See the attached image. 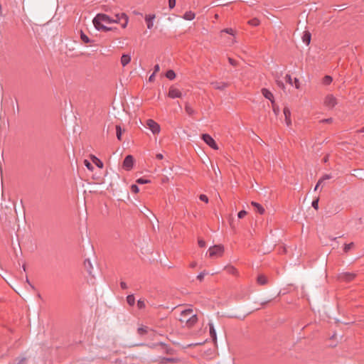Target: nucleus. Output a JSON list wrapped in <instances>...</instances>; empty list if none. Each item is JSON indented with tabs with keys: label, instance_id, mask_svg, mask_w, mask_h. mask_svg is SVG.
<instances>
[{
	"label": "nucleus",
	"instance_id": "nucleus-56",
	"mask_svg": "<svg viewBox=\"0 0 364 364\" xmlns=\"http://www.w3.org/2000/svg\"><path fill=\"white\" fill-rule=\"evenodd\" d=\"M196 266H197V262H192L189 264V267H190L191 268H195Z\"/></svg>",
	"mask_w": 364,
	"mask_h": 364
},
{
	"label": "nucleus",
	"instance_id": "nucleus-52",
	"mask_svg": "<svg viewBox=\"0 0 364 364\" xmlns=\"http://www.w3.org/2000/svg\"><path fill=\"white\" fill-rule=\"evenodd\" d=\"M175 361L174 358H163V363L165 362H173Z\"/></svg>",
	"mask_w": 364,
	"mask_h": 364
},
{
	"label": "nucleus",
	"instance_id": "nucleus-50",
	"mask_svg": "<svg viewBox=\"0 0 364 364\" xmlns=\"http://www.w3.org/2000/svg\"><path fill=\"white\" fill-rule=\"evenodd\" d=\"M120 287H121V288H122V289H127V283H126V282H120Z\"/></svg>",
	"mask_w": 364,
	"mask_h": 364
},
{
	"label": "nucleus",
	"instance_id": "nucleus-60",
	"mask_svg": "<svg viewBox=\"0 0 364 364\" xmlns=\"http://www.w3.org/2000/svg\"><path fill=\"white\" fill-rule=\"evenodd\" d=\"M327 160H328V158H327V157H325V158L323 159L324 162H326V161H327Z\"/></svg>",
	"mask_w": 364,
	"mask_h": 364
},
{
	"label": "nucleus",
	"instance_id": "nucleus-14",
	"mask_svg": "<svg viewBox=\"0 0 364 364\" xmlns=\"http://www.w3.org/2000/svg\"><path fill=\"white\" fill-rule=\"evenodd\" d=\"M283 112L285 117V122L288 127H289L291 124V111L289 109V107H285L283 109Z\"/></svg>",
	"mask_w": 364,
	"mask_h": 364
},
{
	"label": "nucleus",
	"instance_id": "nucleus-37",
	"mask_svg": "<svg viewBox=\"0 0 364 364\" xmlns=\"http://www.w3.org/2000/svg\"><path fill=\"white\" fill-rule=\"evenodd\" d=\"M207 274L208 273L205 271H203L197 276V279L201 282Z\"/></svg>",
	"mask_w": 364,
	"mask_h": 364
},
{
	"label": "nucleus",
	"instance_id": "nucleus-17",
	"mask_svg": "<svg viewBox=\"0 0 364 364\" xmlns=\"http://www.w3.org/2000/svg\"><path fill=\"white\" fill-rule=\"evenodd\" d=\"M257 282L259 285H266L268 283V279L264 274H259L257 278Z\"/></svg>",
	"mask_w": 364,
	"mask_h": 364
},
{
	"label": "nucleus",
	"instance_id": "nucleus-34",
	"mask_svg": "<svg viewBox=\"0 0 364 364\" xmlns=\"http://www.w3.org/2000/svg\"><path fill=\"white\" fill-rule=\"evenodd\" d=\"M138 333L140 335H144L147 332V328L145 326L139 327L137 330Z\"/></svg>",
	"mask_w": 364,
	"mask_h": 364
},
{
	"label": "nucleus",
	"instance_id": "nucleus-28",
	"mask_svg": "<svg viewBox=\"0 0 364 364\" xmlns=\"http://www.w3.org/2000/svg\"><path fill=\"white\" fill-rule=\"evenodd\" d=\"M80 38L85 43H88L90 42V40L88 38V36L87 35H85L82 31H81V33H80Z\"/></svg>",
	"mask_w": 364,
	"mask_h": 364
},
{
	"label": "nucleus",
	"instance_id": "nucleus-40",
	"mask_svg": "<svg viewBox=\"0 0 364 364\" xmlns=\"http://www.w3.org/2000/svg\"><path fill=\"white\" fill-rule=\"evenodd\" d=\"M176 0H168V7L170 9H172L176 6Z\"/></svg>",
	"mask_w": 364,
	"mask_h": 364
},
{
	"label": "nucleus",
	"instance_id": "nucleus-5",
	"mask_svg": "<svg viewBox=\"0 0 364 364\" xmlns=\"http://www.w3.org/2000/svg\"><path fill=\"white\" fill-rule=\"evenodd\" d=\"M224 252V247L222 245H214L208 249L209 257H220Z\"/></svg>",
	"mask_w": 364,
	"mask_h": 364
},
{
	"label": "nucleus",
	"instance_id": "nucleus-7",
	"mask_svg": "<svg viewBox=\"0 0 364 364\" xmlns=\"http://www.w3.org/2000/svg\"><path fill=\"white\" fill-rule=\"evenodd\" d=\"M146 125L154 134H158L161 131L159 124L153 119L146 120Z\"/></svg>",
	"mask_w": 364,
	"mask_h": 364
},
{
	"label": "nucleus",
	"instance_id": "nucleus-53",
	"mask_svg": "<svg viewBox=\"0 0 364 364\" xmlns=\"http://www.w3.org/2000/svg\"><path fill=\"white\" fill-rule=\"evenodd\" d=\"M154 79H155V74L153 73L149 76V80L150 82H152V81H154Z\"/></svg>",
	"mask_w": 364,
	"mask_h": 364
},
{
	"label": "nucleus",
	"instance_id": "nucleus-9",
	"mask_svg": "<svg viewBox=\"0 0 364 364\" xmlns=\"http://www.w3.org/2000/svg\"><path fill=\"white\" fill-rule=\"evenodd\" d=\"M123 168L127 171H130L134 166V158L132 155H128L125 157L123 161Z\"/></svg>",
	"mask_w": 364,
	"mask_h": 364
},
{
	"label": "nucleus",
	"instance_id": "nucleus-20",
	"mask_svg": "<svg viewBox=\"0 0 364 364\" xmlns=\"http://www.w3.org/2000/svg\"><path fill=\"white\" fill-rule=\"evenodd\" d=\"M225 270L226 271L227 273L230 274L237 275L238 274L237 269L235 267L231 265L225 267Z\"/></svg>",
	"mask_w": 364,
	"mask_h": 364
},
{
	"label": "nucleus",
	"instance_id": "nucleus-45",
	"mask_svg": "<svg viewBox=\"0 0 364 364\" xmlns=\"http://www.w3.org/2000/svg\"><path fill=\"white\" fill-rule=\"evenodd\" d=\"M294 85L296 89H299L300 87V82L298 78L295 77L294 80Z\"/></svg>",
	"mask_w": 364,
	"mask_h": 364
},
{
	"label": "nucleus",
	"instance_id": "nucleus-38",
	"mask_svg": "<svg viewBox=\"0 0 364 364\" xmlns=\"http://www.w3.org/2000/svg\"><path fill=\"white\" fill-rule=\"evenodd\" d=\"M136 183H139V184H145V183H149V181L142 178H140L136 180Z\"/></svg>",
	"mask_w": 364,
	"mask_h": 364
},
{
	"label": "nucleus",
	"instance_id": "nucleus-23",
	"mask_svg": "<svg viewBox=\"0 0 364 364\" xmlns=\"http://www.w3.org/2000/svg\"><path fill=\"white\" fill-rule=\"evenodd\" d=\"M333 81V78L330 75H326L322 79V83L326 85H330Z\"/></svg>",
	"mask_w": 364,
	"mask_h": 364
},
{
	"label": "nucleus",
	"instance_id": "nucleus-59",
	"mask_svg": "<svg viewBox=\"0 0 364 364\" xmlns=\"http://www.w3.org/2000/svg\"><path fill=\"white\" fill-rule=\"evenodd\" d=\"M269 301H264V302H262V305H265L267 304Z\"/></svg>",
	"mask_w": 364,
	"mask_h": 364
},
{
	"label": "nucleus",
	"instance_id": "nucleus-27",
	"mask_svg": "<svg viewBox=\"0 0 364 364\" xmlns=\"http://www.w3.org/2000/svg\"><path fill=\"white\" fill-rule=\"evenodd\" d=\"M127 301L129 305L133 306L135 304V298L133 294L128 295L127 296Z\"/></svg>",
	"mask_w": 364,
	"mask_h": 364
},
{
	"label": "nucleus",
	"instance_id": "nucleus-12",
	"mask_svg": "<svg viewBox=\"0 0 364 364\" xmlns=\"http://www.w3.org/2000/svg\"><path fill=\"white\" fill-rule=\"evenodd\" d=\"M261 92L266 99L269 100L271 102V104H274V102H275L274 97L271 91H269L267 88H262L261 90Z\"/></svg>",
	"mask_w": 364,
	"mask_h": 364
},
{
	"label": "nucleus",
	"instance_id": "nucleus-42",
	"mask_svg": "<svg viewBox=\"0 0 364 364\" xmlns=\"http://www.w3.org/2000/svg\"><path fill=\"white\" fill-rule=\"evenodd\" d=\"M285 79H286L287 82H288L290 85H292V79H291V76L290 75H289V74L286 75Z\"/></svg>",
	"mask_w": 364,
	"mask_h": 364
},
{
	"label": "nucleus",
	"instance_id": "nucleus-36",
	"mask_svg": "<svg viewBox=\"0 0 364 364\" xmlns=\"http://www.w3.org/2000/svg\"><path fill=\"white\" fill-rule=\"evenodd\" d=\"M131 191L132 193H137L139 191V187L135 184L132 185Z\"/></svg>",
	"mask_w": 364,
	"mask_h": 364
},
{
	"label": "nucleus",
	"instance_id": "nucleus-18",
	"mask_svg": "<svg viewBox=\"0 0 364 364\" xmlns=\"http://www.w3.org/2000/svg\"><path fill=\"white\" fill-rule=\"evenodd\" d=\"M208 325H209V330H210V336L212 340L213 341V342L216 343L217 336H216V332H215L214 326L212 323H209Z\"/></svg>",
	"mask_w": 364,
	"mask_h": 364
},
{
	"label": "nucleus",
	"instance_id": "nucleus-55",
	"mask_svg": "<svg viewBox=\"0 0 364 364\" xmlns=\"http://www.w3.org/2000/svg\"><path fill=\"white\" fill-rule=\"evenodd\" d=\"M322 183V180H318L317 184L315 186V188L314 190L316 191L317 189H318V186Z\"/></svg>",
	"mask_w": 364,
	"mask_h": 364
},
{
	"label": "nucleus",
	"instance_id": "nucleus-19",
	"mask_svg": "<svg viewBox=\"0 0 364 364\" xmlns=\"http://www.w3.org/2000/svg\"><path fill=\"white\" fill-rule=\"evenodd\" d=\"M311 33L308 31H304L302 36V41L308 46L311 42Z\"/></svg>",
	"mask_w": 364,
	"mask_h": 364
},
{
	"label": "nucleus",
	"instance_id": "nucleus-25",
	"mask_svg": "<svg viewBox=\"0 0 364 364\" xmlns=\"http://www.w3.org/2000/svg\"><path fill=\"white\" fill-rule=\"evenodd\" d=\"M166 77L169 80H173L176 77V73L173 70H168L166 73Z\"/></svg>",
	"mask_w": 364,
	"mask_h": 364
},
{
	"label": "nucleus",
	"instance_id": "nucleus-32",
	"mask_svg": "<svg viewBox=\"0 0 364 364\" xmlns=\"http://www.w3.org/2000/svg\"><path fill=\"white\" fill-rule=\"evenodd\" d=\"M146 306L145 301L143 299H139L137 301V307L139 309H144Z\"/></svg>",
	"mask_w": 364,
	"mask_h": 364
},
{
	"label": "nucleus",
	"instance_id": "nucleus-33",
	"mask_svg": "<svg viewBox=\"0 0 364 364\" xmlns=\"http://www.w3.org/2000/svg\"><path fill=\"white\" fill-rule=\"evenodd\" d=\"M228 60L229 63H230L231 65H232V66H234V67H237V66L238 65V62H237V60H235V59H233V58H230V57H229V58H228Z\"/></svg>",
	"mask_w": 364,
	"mask_h": 364
},
{
	"label": "nucleus",
	"instance_id": "nucleus-43",
	"mask_svg": "<svg viewBox=\"0 0 364 364\" xmlns=\"http://www.w3.org/2000/svg\"><path fill=\"white\" fill-rule=\"evenodd\" d=\"M311 205H312V207H314L316 210H317L318 208V199H316V200H313Z\"/></svg>",
	"mask_w": 364,
	"mask_h": 364
},
{
	"label": "nucleus",
	"instance_id": "nucleus-35",
	"mask_svg": "<svg viewBox=\"0 0 364 364\" xmlns=\"http://www.w3.org/2000/svg\"><path fill=\"white\" fill-rule=\"evenodd\" d=\"M84 164L87 168V169H89L90 171H92L93 166H92V165L91 164V163L88 160L85 159L84 161Z\"/></svg>",
	"mask_w": 364,
	"mask_h": 364
},
{
	"label": "nucleus",
	"instance_id": "nucleus-22",
	"mask_svg": "<svg viewBox=\"0 0 364 364\" xmlns=\"http://www.w3.org/2000/svg\"><path fill=\"white\" fill-rule=\"evenodd\" d=\"M84 266H85V269H87V272L90 274H92V266L90 260V259H85V262H84Z\"/></svg>",
	"mask_w": 364,
	"mask_h": 364
},
{
	"label": "nucleus",
	"instance_id": "nucleus-54",
	"mask_svg": "<svg viewBox=\"0 0 364 364\" xmlns=\"http://www.w3.org/2000/svg\"><path fill=\"white\" fill-rule=\"evenodd\" d=\"M156 158L157 159H159V160H161V159H164V156H163V154H157L156 155Z\"/></svg>",
	"mask_w": 364,
	"mask_h": 364
},
{
	"label": "nucleus",
	"instance_id": "nucleus-6",
	"mask_svg": "<svg viewBox=\"0 0 364 364\" xmlns=\"http://www.w3.org/2000/svg\"><path fill=\"white\" fill-rule=\"evenodd\" d=\"M201 138L206 144H208L210 147H211L214 150H218L219 149L215 141L210 134H202Z\"/></svg>",
	"mask_w": 364,
	"mask_h": 364
},
{
	"label": "nucleus",
	"instance_id": "nucleus-58",
	"mask_svg": "<svg viewBox=\"0 0 364 364\" xmlns=\"http://www.w3.org/2000/svg\"><path fill=\"white\" fill-rule=\"evenodd\" d=\"M26 282H27V283L31 286V287L32 289H34V287H33V286L30 283V282H29V280H28V278L26 279Z\"/></svg>",
	"mask_w": 364,
	"mask_h": 364
},
{
	"label": "nucleus",
	"instance_id": "nucleus-11",
	"mask_svg": "<svg viewBox=\"0 0 364 364\" xmlns=\"http://www.w3.org/2000/svg\"><path fill=\"white\" fill-rule=\"evenodd\" d=\"M168 96L172 99L181 98L182 97V92L179 89L171 86L169 88Z\"/></svg>",
	"mask_w": 364,
	"mask_h": 364
},
{
	"label": "nucleus",
	"instance_id": "nucleus-44",
	"mask_svg": "<svg viewBox=\"0 0 364 364\" xmlns=\"http://www.w3.org/2000/svg\"><path fill=\"white\" fill-rule=\"evenodd\" d=\"M277 85L282 89H284L285 86L282 81L276 80Z\"/></svg>",
	"mask_w": 364,
	"mask_h": 364
},
{
	"label": "nucleus",
	"instance_id": "nucleus-4",
	"mask_svg": "<svg viewBox=\"0 0 364 364\" xmlns=\"http://www.w3.org/2000/svg\"><path fill=\"white\" fill-rule=\"evenodd\" d=\"M338 103L336 97L332 94H328L323 100V105L329 109H333Z\"/></svg>",
	"mask_w": 364,
	"mask_h": 364
},
{
	"label": "nucleus",
	"instance_id": "nucleus-8",
	"mask_svg": "<svg viewBox=\"0 0 364 364\" xmlns=\"http://www.w3.org/2000/svg\"><path fill=\"white\" fill-rule=\"evenodd\" d=\"M355 277V274L351 272H342L338 275V279L341 282H349L353 281Z\"/></svg>",
	"mask_w": 364,
	"mask_h": 364
},
{
	"label": "nucleus",
	"instance_id": "nucleus-30",
	"mask_svg": "<svg viewBox=\"0 0 364 364\" xmlns=\"http://www.w3.org/2000/svg\"><path fill=\"white\" fill-rule=\"evenodd\" d=\"M353 247H354V243L353 242H350L349 244H345L343 250H344L345 252H348Z\"/></svg>",
	"mask_w": 364,
	"mask_h": 364
},
{
	"label": "nucleus",
	"instance_id": "nucleus-41",
	"mask_svg": "<svg viewBox=\"0 0 364 364\" xmlns=\"http://www.w3.org/2000/svg\"><path fill=\"white\" fill-rule=\"evenodd\" d=\"M247 215V212L245 210H241L238 213L237 216L239 218H243Z\"/></svg>",
	"mask_w": 364,
	"mask_h": 364
},
{
	"label": "nucleus",
	"instance_id": "nucleus-21",
	"mask_svg": "<svg viewBox=\"0 0 364 364\" xmlns=\"http://www.w3.org/2000/svg\"><path fill=\"white\" fill-rule=\"evenodd\" d=\"M195 16H196V14L195 13L192 12V11H186L184 14H183V18L185 19V20H188V21H191L193 19L195 18Z\"/></svg>",
	"mask_w": 364,
	"mask_h": 364
},
{
	"label": "nucleus",
	"instance_id": "nucleus-29",
	"mask_svg": "<svg viewBox=\"0 0 364 364\" xmlns=\"http://www.w3.org/2000/svg\"><path fill=\"white\" fill-rule=\"evenodd\" d=\"M272 107L273 112L274 113L275 115L277 116L279 113V107L275 103V102H274V104H272Z\"/></svg>",
	"mask_w": 364,
	"mask_h": 364
},
{
	"label": "nucleus",
	"instance_id": "nucleus-1",
	"mask_svg": "<svg viewBox=\"0 0 364 364\" xmlns=\"http://www.w3.org/2000/svg\"><path fill=\"white\" fill-rule=\"evenodd\" d=\"M129 21V18L124 13L116 14L114 17L105 14H98L93 18V24L98 31H109L110 28L107 27L105 24L119 23L122 28H126Z\"/></svg>",
	"mask_w": 364,
	"mask_h": 364
},
{
	"label": "nucleus",
	"instance_id": "nucleus-48",
	"mask_svg": "<svg viewBox=\"0 0 364 364\" xmlns=\"http://www.w3.org/2000/svg\"><path fill=\"white\" fill-rule=\"evenodd\" d=\"M198 245L200 247H204L205 246V242L203 240H198Z\"/></svg>",
	"mask_w": 364,
	"mask_h": 364
},
{
	"label": "nucleus",
	"instance_id": "nucleus-31",
	"mask_svg": "<svg viewBox=\"0 0 364 364\" xmlns=\"http://www.w3.org/2000/svg\"><path fill=\"white\" fill-rule=\"evenodd\" d=\"M185 110L188 115H192L194 113L193 109L190 107L188 104L185 106Z\"/></svg>",
	"mask_w": 364,
	"mask_h": 364
},
{
	"label": "nucleus",
	"instance_id": "nucleus-57",
	"mask_svg": "<svg viewBox=\"0 0 364 364\" xmlns=\"http://www.w3.org/2000/svg\"><path fill=\"white\" fill-rule=\"evenodd\" d=\"M356 132H357V133H363V132H364V127H362V128H361V129H358V130L356 131Z\"/></svg>",
	"mask_w": 364,
	"mask_h": 364
},
{
	"label": "nucleus",
	"instance_id": "nucleus-3",
	"mask_svg": "<svg viewBox=\"0 0 364 364\" xmlns=\"http://www.w3.org/2000/svg\"><path fill=\"white\" fill-rule=\"evenodd\" d=\"M223 33H228V34L232 36L231 38H228L225 41V43L228 45L231 46L236 42L235 37V31L232 28H225V29L221 30L220 32V38L223 37Z\"/></svg>",
	"mask_w": 364,
	"mask_h": 364
},
{
	"label": "nucleus",
	"instance_id": "nucleus-2",
	"mask_svg": "<svg viewBox=\"0 0 364 364\" xmlns=\"http://www.w3.org/2000/svg\"><path fill=\"white\" fill-rule=\"evenodd\" d=\"M179 321L188 328H191L197 323L198 317L196 314H193L192 309H188L181 311Z\"/></svg>",
	"mask_w": 364,
	"mask_h": 364
},
{
	"label": "nucleus",
	"instance_id": "nucleus-47",
	"mask_svg": "<svg viewBox=\"0 0 364 364\" xmlns=\"http://www.w3.org/2000/svg\"><path fill=\"white\" fill-rule=\"evenodd\" d=\"M321 123H331L333 122L332 118L324 119L320 121Z\"/></svg>",
	"mask_w": 364,
	"mask_h": 364
},
{
	"label": "nucleus",
	"instance_id": "nucleus-10",
	"mask_svg": "<svg viewBox=\"0 0 364 364\" xmlns=\"http://www.w3.org/2000/svg\"><path fill=\"white\" fill-rule=\"evenodd\" d=\"M210 85L213 86L214 89L218 90H224L230 85L228 82L223 81H213L210 82Z\"/></svg>",
	"mask_w": 364,
	"mask_h": 364
},
{
	"label": "nucleus",
	"instance_id": "nucleus-16",
	"mask_svg": "<svg viewBox=\"0 0 364 364\" xmlns=\"http://www.w3.org/2000/svg\"><path fill=\"white\" fill-rule=\"evenodd\" d=\"M131 61V55L129 54H123L120 59V63L123 67L127 65Z\"/></svg>",
	"mask_w": 364,
	"mask_h": 364
},
{
	"label": "nucleus",
	"instance_id": "nucleus-39",
	"mask_svg": "<svg viewBox=\"0 0 364 364\" xmlns=\"http://www.w3.org/2000/svg\"><path fill=\"white\" fill-rule=\"evenodd\" d=\"M199 198H200V200H202V201H203V202H205L206 203H208V198L205 194L200 195Z\"/></svg>",
	"mask_w": 364,
	"mask_h": 364
},
{
	"label": "nucleus",
	"instance_id": "nucleus-46",
	"mask_svg": "<svg viewBox=\"0 0 364 364\" xmlns=\"http://www.w3.org/2000/svg\"><path fill=\"white\" fill-rule=\"evenodd\" d=\"M331 178V176L329 175V174H326L324 175L323 176H322V178H321L319 180H322V182L324 181L325 180H328V179H330Z\"/></svg>",
	"mask_w": 364,
	"mask_h": 364
},
{
	"label": "nucleus",
	"instance_id": "nucleus-13",
	"mask_svg": "<svg viewBox=\"0 0 364 364\" xmlns=\"http://www.w3.org/2000/svg\"><path fill=\"white\" fill-rule=\"evenodd\" d=\"M155 14H149L145 16V21L149 29H151L154 26V20L155 19Z\"/></svg>",
	"mask_w": 364,
	"mask_h": 364
},
{
	"label": "nucleus",
	"instance_id": "nucleus-15",
	"mask_svg": "<svg viewBox=\"0 0 364 364\" xmlns=\"http://www.w3.org/2000/svg\"><path fill=\"white\" fill-rule=\"evenodd\" d=\"M251 205L255 208V210L256 212H257L258 213H259L260 215H262L264 213L265 210L263 208V206L262 205H260L259 203L252 201L251 203Z\"/></svg>",
	"mask_w": 364,
	"mask_h": 364
},
{
	"label": "nucleus",
	"instance_id": "nucleus-26",
	"mask_svg": "<svg viewBox=\"0 0 364 364\" xmlns=\"http://www.w3.org/2000/svg\"><path fill=\"white\" fill-rule=\"evenodd\" d=\"M260 23V21L258 18H254L248 21V24L252 26H257Z\"/></svg>",
	"mask_w": 364,
	"mask_h": 364
},
{
	"label": "nucleus",
	"instance_id": "nucleus-51",
	"mask_svg": "<svg viewBox=\"0 0 364 364\" xmlns=\"http://www.w3.org/2000/svg\"><path fill=\"white\" fill-rule=\"evenodd\" d=\"M160 70V67H159V65L156 64L154 68V73L156 74V73H158Z\"/></svg>",
	"mask_w": 364,
	"mask_h": 364
},
{
	"label": "nucleus",
	"instance_id": "nucleus-49",
	"mask_svg": "<svg viewBox=\"0 0 364 364\" xmlns=\"http://www.w3.org/2000/svg\"><path fill=\"white\" fill-rule=\"evenodd\" d=\"M94 159L97 161V162H96V164L98 167L100 168H102L103 166V164L102 161H100L98 159H97L96 157H94Z\"/></svg>",
	"mask_w": 364,
	"mask_h": 364
},
{
	"label": "nucleus",
	"instance_id": "nucleus-24",
	"mask_svg": "<svg viewBox=\"0 0 364 364\" xmlns=\"http://www.w3.org/2000/svg\"><path fill=\"white\" fill-rule=\"evenodd\" d=\"M116 135L118 140H122V130L120 125H116Z\"/></svg>",
	"mask_w": 364,
	"mask_h": 364
}]
</instances>
